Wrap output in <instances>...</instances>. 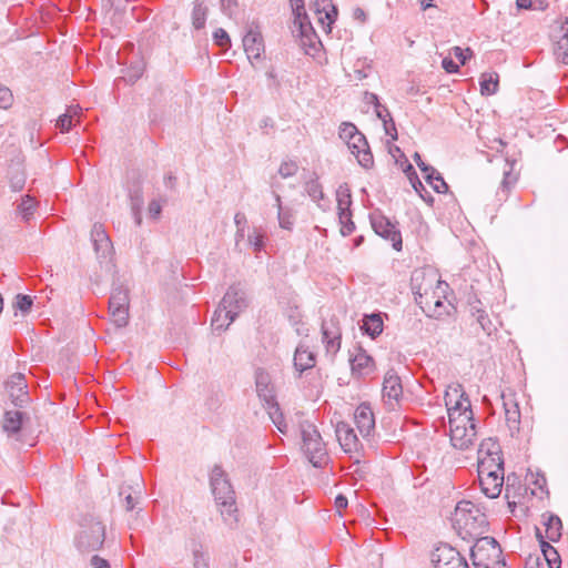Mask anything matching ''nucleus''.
Wrapping results in <instances>:
<instances>
[{
    "label": "nucleus",
    "mask_w": 568,
    "mask_h": 568,
    "mask_svg": "<svg viewBox=\"0 0 568 568\" xmlns=\"http://www.w3.org/2000/svg\"><path fill=\"white\" fill-rule=\"evenodd\" d=\"M412 291L416 303L429 316L439 318L448 314L446 304L448 285L440 281L432 270H415L410 278Z\"/></svg>",
    "instance_id": "1"
},
{
    "label": "nucleus",
    "mask_w": 568,
    "mask_h": 568,
    "mask_svg": "<svg viewBox=\"0 0 568 568\" xmlns=\"http://www.w3.org/2000/svg\"><path fill=\"white\" fill-rule=\"evenodd\" d=\"M210 484L216 504L221 507V515L224 517V520H227V517L233 516L236 511L235 498L234 490L221 466L215 465L212 468Z\"/></svg>",
    "instance_id": "2"
},
{
    "label": "nucleus",
    "mask_w": 568,
    "mask_h": 568,
    "mask_svg": "<svg viewBox=\"0 0 568 568\" xmlns=\"http://www.w3.org/2000/svg\"><path fill=\"white\" fill-rule=\"evenodd\" d=\"M455 526L468 535L478 534L486 525L485 514L469 500L459 501L453 515Z\"/></svg>",
    "instance_id": "3"
},
{
    "label": "nucleus",
    "mask_w": 568,
    "mask_h": 568,
    "mask_svg": "<svg viewBox=\"0 0 568 568\" xmlns=\"http://www.w3.org/2000/svg\"><path fill=\"white\" fill-rule=\"evenodd\" d=\"M470 557L475 568H503L501 548L493 537H481L471 547Z\"/></svg>",
    "instance_id": "4"
},
{
    "label": "nucleus",
    "mask_w": 568,
    "mask_h": 568,
    "mask_svg": "<svg viewBox=\"0 0 568 568\" xmlns=\"http://www.w3.org/2000/svg\"><path fill=\"white\" fill-rule=\"evenodd\" d=\"M301 434L303 440L302 447L306 457L313 466L321 467L327 459L326 446L322 440L321 434L316 427L308 422L301 424Z\"/></svg>",
    "instance_id": "5"
},
{
    "label": "nucleus",
    "mask_w": 568,
    "mask_h": 568,
    "mask_svg": "<svg viewBox=\"0 0 568 568\" xmlns=\"http://www.w3.org/2000/svg\"><path fill=\"white\" fill-rule=\"evenodd\" d=\"M81 529L77 537V546L81 551L89 552L102 547L105 539V527L93 517L85 518L80 524Z\"/></svg>",
    "instance_id": "6"
},
{
    "label": "nucleus",
    "mask_w": 568,
    "mask_h": 568,
    "mask_svg": "<svg viewBox=\"0 0 568 568\" xmlns=\"http://www.w3.org/2000/svg\"><path fill=\"white\" fill-rule=\"evenodd\" d=\"M478 474H504L500 446L491 438L484 440L478 448Z\"/></svg>",
    "instance_id": "7"
},
{
    "label": "nucleus",
    "mask_w": 568,
    "mask_h": 568,
    "mask_svg": "<svg viewBox=\"0 0 568 568\" xmlns=\"http://www.w3.org/2000/svg\"><path fill=\"white\" fill-rule=\"evenodd\" d=\"M129 305V290L123 285L114 287L109 301V313L116 327L128 325Z\"/></svg>",
    "instance_id": "8"
},
{
    "label": "nucleus",
    "mask_w": 568,
    "mask_h": 568,
    "mask_svg": "<svg viewBox=\"0 0 568 568\" xmlns=\"http://www.w3.org/2000/svg\"><path fill=\"white\" fill-rule=\"evenodd\" d=\"M371 224L373 230L379 236L392 242L393 247L396 251L402 250V235L399 230L396 227L388 217L384 216L381 213H372L371 214Z\"/></svg>",
    "instance_id": "9"
},
{
    "label": "nucleus",
    "mask_w": 568,
    "mask_h": 568,
    "mask_svg": "<svg viewBox=\"0 0 568 568\" xmlns=\"http://www.w3.org/2000/svg\"><path fill=\"white\" fill-rule=\"evenodd\" d=\"M403 398V386L399 376L389 369L384 377L383 400L389 409H395Z\"/></svg>",
    "instance_id": "10"
},
{
    "label": "nucleus",
    "mask_w": 568,
    "mask_h": 568,
    "mask_svg": "<svg viewBox=\"0 0 568 568\" xmlns=\"http://www.w3.org/2000/svg\"><path fill=\"white\" fill-rule=\"evenodd\" d=\"M501 399L505 412V422L511 436H514L520 429L521 419V414L518 400L516 398V394L510 389L504 390L501 393Z\"/></svg>",
    "instance_id": "11"
},
{
    "label": "nucleus",
    "mask_w": 568,
    "mask_h": 568,
    "mask_svg": "<svg viewBox=\"0 0 568 568\" xmlns=\"http://www.w3.org/2000/svg\"><path fill=\"white\" fill-rule=\"evenodd\" d=\"M435 568H469L466 559L453 547L444 545L433 554Z\"/></svg>",
    "instance_id": "12"
},
{
    "label": "nucleus",
    "mask_w": 568,
    "mask_h": 568,
    "mask_svg": "<svg viewBox=\"0 0 568 568\" xmlns=\"http://www.w3.org/2000/svg\"><path fill=\"white\" fill-rule=\"evenodd\" d=\"M235 291H227L212 317V327L216 331H223L235 320V311L233 308V296Z\"/></svg>",
    "instance_id": "13"
},
{
    "label": "nucleus",
    "mask_w": 568,
    "mask_h": 568,
    "mask_svg": "<svg viewBox=\"0 0 568 568\" xmlns=\"http://www.w3.org/2000/svg\"><path fill=\"white\" fill-rule=\"evenodd\" d=\"M322 342L327 354L334 356L341 348L342 332L336 317H331L322 323Z\"/></svg>",
    "instance_id": "14"
},
{
    "label": "nucleus",
    "mask_w": 568,
    "mask_h": 568,
    "mask_svg": "<svg viewBox=\"0 0 568 568\" xmlns=\"http://www.w3.org/2000/svg\"><path fill=\"white\" fill-rule=\"evenodd\" d=\"M4 387L16 406H21L28 400L27 382L23 374L14 373L10 375L4 383Z\"/></svg>",
    "instance_id": "15"
},
{
    "label": "nucleus",
    "mask_w": 568,
    "mask_h": 568,
    "mask_svg": "<svg viewBox=\"0 0 568 568\" xmlns=\"http://www.w3.org/2000/svg\"><path fill=\"white\" fill-rule=\"evenodd\" d=\"M346 144L363 168L369 169L373 166V154L363 133L355 134V136Z\"/></svg>",
    "instance_id": "16"
},
{
    "label": "nucleus",
    "mask_w": 568,
    "mask_h": 568,
    "mask_svg": "<svg viewBox=\"0 0 568 568\" xmlns=\"http://www.w3.org/2000/svg\"><path fill=\"white\" fill-rule=\"evenodd\" d=\"M354 420L359 434L366 438L375 429V417L369 404L362 403L354 413Z\"/></svg>",
    "instance_id": "17"
},
{
    "label": "nucleus",
    "mask_w": 568,
    "mask_h": 568,
    "mask_svg": "<svg viewBox=\"0 0 568 568\" xmlns=\"http://www.w3.org/2000/svg\"><path fill=\"white\" fill-rule=\"evenodd\" d=\"M444 398L448 415L470 407V402L459 384L448 386Z\"/></svg>",
    "instance_id": "18"
},
{
    "label": "nucleus",
    "mask_w": 568,
    "mask_h": 568,
    "mask_svg": "<svg viewBox=\"0 0 568 568\" xmlns=\"http://www.w3.org/2000/svg\"><path fill=\"white\" fill-rule=\"evenodd\" d=\"M336 438L345 453H354L359 449V440L349 424L339 422L335 428Z\"/></svg>",
    "instance_id": "19"
},
{
    "label": "nucleus",
    "mask_w": 568,
    "mask_h": 568,
    "mask_svg": "<svg viewBox=\"0 0 568 568\" xmlns=\"http://www.w3.org/2000/svg\"><path fill=\"white\" fill-rule=\"evenodd\" d=\"M351 367L353 375L366 377L375 371V363L363 348L358 347L351 357Z\"/></svg>",
    "instance_id": "20"
},
{
    "label": "nucleus",
    "mask_w": 568,
    "mask_h": 568,
    "mask_svg": "<svg viewBox=\"0 0 568 568\" xmlns=\"http://www.w3.org/2000/svg\"><path fill=\"white\" fill-rule=\"evenodd\" d=\"M243 47L248 60H260L264 53V42L262 34L256 30H248L243 38Z\"/></svg>",
    "instance_id": "21"
},
{
    "label": "nucleus",
    "mask_w": 568,
    "mask_h": 568,
    "mask_svg": "<svg viewBox=\"0 0 568 568\" xmlns=\"http://www.w3.org/2000/svg\"><path fill=\"white\" fill-rule=\"evenodd\" d=\"M450 442L455 448L465 450L474 445L476 439L475 425L449 430Z\"/></svg>",
    "instance_id": "22"
},
{
    "label": "nucleus",
    "mask_w": 568,
    "mask_h": 568,
    "mask_svg": "<svg viewBox=\"0 0 568 568\" xmlns=\"http://www.w3.org/2000/svg\"><path fill=\"white\" fill-rule=\"evenodd\" d=\"M91 240L95 253L101 257H108L112 252V243L102 224L95 223L91 230Z\"/></svg>",
    "instance_id": "23"
},
{
    "label": "nucleus",
    "mask_w": 568,
    "mask_h": 568,
    "mask_svg": "<svg viewBox=\"0 0 568 568\" xmlns=\"http://www.w3.org/2000/svg\"><path fill=\"white\" fill-rule=\"evenodd\" d=\"M312 7L314 12L318 16V22L323 26L331 27L336 20L337 8L332 0H313Z\"/></svg>",
    "instance_id": "24"
},
{
    "label": "nucleus",
    "mask_w": 568,
    "mask_h": 568,
    "mask_svg": "<svg viewBox=\"0 0 568 568\" xmlns=\"http://www.w3.org/2000/svg\"><path fill=\"white\" fill-rule=\"evenodd\" d=\"M481 491L489 498H496L500 495L504 474L484 475L478 474Z\"/></svg>",
    "instance_id": "25"
},
{
    "label": "nucleus",
    "mask_w": 568,
    "mask_h": 568,
    "mask_svg": "<svg viewBox=\"0 0 568 568\" xmlns=\"http://www.w3.org/2000/svg\"><path fill=\"white\" fill-rule=\"evenodd\" d=\"M255 384L257 395L265 403H271L273 399H275L274 387L271 381V376L266 371L262 368L256 369Z\"/></svg>",
    "instance_id": "26"
},
{
    "label": "nucleus",
    "mask_w": 568,
    "mask_h": 568,
    "mask_svg": "<svg viewBox=\"0 0 568 568\" xmlns=\"http://www.w3.org/2000/svg\"><path fill=\"white\" fill-rule=\"evenodd\" d=\"M480 302L475 301L470 304V314L476 320L483 332L487 335H491L496 331V326L489 318V315L485 310L480 307Z\"/></svg>",
    "instance_id": "27"
},
{
    "label": "nucleus",
    "mask_w": 568,
    "mask_h": 568,
    "mask_svg": "<svg viewBox=\"0 0 568 568\" xmlns=\"http://www.w3.org/2000/svg\"><path fill=\"white\" fill-rule=\"evenodd\" d=\"M315 354L304 345L296 348L294 354V366L298 372H304L315 366Z\"/></svg>",
    "instance_id": "28"
},
{
    "label": "nucleus",
    "mask_w": 568,
    "mask_h": 568,
    "mask_svg": "<svg viewBox=\"0 0 568 568\" xmlns=\"http://www.w3.org/2000/svg\"><path fill=\"white\" fill-rule=\"evenodd\" d=\"M336 195L339 222H344V219H348L352 215L349 210L352 204L351 193L347 187L339 186Z\"/></svg>",
    "instance_id": "29"
},
{
    "label": "nucleus",
    "mask_w": 568,
    "mask_h": 568,
    "mask_svg": "<svg viewBox=\"0 0 568 568\" xmlns=\"http://www.w3.org/2000/svg\"><path fill=\"white\" fill-rule=\"evenodd\" d=\"M24 413L19 410H8L4 414L2 428L8 434H16L20 430Z\"/></svg>",
    "instance_id": "30"
},
{
    "label": "nucleus",
    "mask_w": 568,
    "mask_h": 568,
    "mask_svg": "<svg viewBox=\"0 0 568 568\" xmlns=\"http://www.w3.org/2000/svg\"><path fill=\"white\" fill-rule=\"evenodd\" d=\"M448 424L449 430L475 425L473 420L471 408L469 407L467 409H464L463 412L450 413L448 415Z\"/></svg>",
    "instance_id": "31"
},
{
    "label": "nucleus",
    "mask_w": 568,
    "mask_h": 568,
    "mask_svg": "<svg viewBox=\"0 0 568 568\" xmlns=\"http://www.w3.org/2000/svg\"><path fill=\"white\" fill-rule=\"evenodd\" d=\"M546 526V537L550 541H557L561 537L562 524L558 516L548 514L544 515Z\"/></svg>",
    "instance_id": "32"
},
{
    "label": "nucleus",
    "mask_w": 568,
    "mask_h": 568,
    "mask_svg": "<svg viewBox=\"0 0 568 568\" xmlns=\"http://www.w3.org/2000/svg\"><path fill=\"white\" fill-rule=\"evenodd\" d=\"M560 30H561L562 34L556 41V44L554 48V54L558 62L568 64V28H565V26H561Z\"/></svg>",
    "instance_id": "33"
},
{
    "label": "nucleus",
    "mask_w": 568,
    "mask_h": 568,
    "mask_svg": "<svg viewBox=\"0 0 568 568\" xmlns=\"http://www.w3.org/2000/svg\"><path fill=\"white\" fill-rule=\"evenodd\" d=\"M266 409L268 412L270 418L277 427L281 433L287 432V424L284 420L283 413L281 412L278 404L273 399L271 403H265Z\"/></svg>",
    "instance_id": "34"
},
{
    "label": "nucleus",
    "mask_w": 568,
    "mask_h": 568,
    "mask_svg": "<svg viewBox=\"0 0 568 568\" xmlns=\"http://www.w3.org/2000/svg\"><path fill=\"white\" fill-rule=\"evenodd\" d=\"M499 78L495 72L483 73L480 78V92L483 95H493L498 90Z\"/></svg>",
    "instance_id": "35"
},
{
    "label": "nucleus",
    "mask_w": 568,
    "mask_h": 568,
    "mask_svg": "<svg viewBox=\"0 0 568 568\" xmlns=\"http://www.w3.org/2000/svg\"><path fill=\"white\" fill-rule=\"evenodd\" d=\"M363 329L371 335L376 337L383 332V321L379 315L372 314L364 318Z\"/></svg>",
    "instance_id": "36"
},
{
    "label": "nucleus",
    "mask_w": 568,
    "mask_h": 568,
    "mask_svg": "<svg viewBox=\"0 0 568 568\" xmlns=\"http://www.w3.org/2000/svg\"><path fill=\"white\" fill-rule=\"evenodd\" d=\"M541 552L549 568H560V556L550 544L542 541Z\"/></svg>",
    "instance_id": "37"
},
{
    "label": "nucleus",
    "mask_w": 568,
    "mask_h": 568,
    "mask_svg": "<svg viewBox=\"0 0 568 568\" xmlns=\"http://www.w3.org/2000/svg\"><path fill=\"white\" fill-rule=\"evenodd\" d=\"M276 203L278 209V224L284 230H292L294 224V215L291 209H283L281 203V196L276 195Z\"/></svg>",
    "instance_id": "38"
},
{
    "label": "nucleus",
    "mask_w": 568,
    "mask_h": 568,
    "mask_svg": "<svg viewBox=\"0 0 568 568\" xmlns=\"http://www.w3.org/2000/svg\"><path fill=\"white\" fill-rule=\"evenodd\" d=\"M207 16V8L202 2H196L192 11V24L195 29H203Z\"/></svg>",
    "instance_id": "39"
},
{
    "label": "nucleus",
    "mask_w": 568,
    "mask_h": 568,
    "mask_svg": "<svg viewBox=\"0 0 568 568\" xmlns=\"http://www.w3.org/2000/svg\"><path fill=\"white\" fill-rule=\"evenodd\" d=\"M504 169V179L501 181V191L505 193V195L508 194L510 187L515 185V183L518 180V175L513 172L514 164H510L509 162H506Z\"/></svg>",
    "instance_id": "40"
},
{
    "label": "nucleus",
    "mask_w": 568,
    "mask_h": 568,
    "mask_svg": "<svg viewBox=\"0 0 568 568\" xmlns=\"http://www.w3.org/2000/svg\"><path fill=\"white\" fill-rule=\"evenodd\" d=\"M26 183V174L23 170L17 165L10 172V184L13 191H21Z\"/></svg>",
    "instance_id": "41"
},
{
    "label": "nucleus",
    "mask_w": 568,
    "mask_h": 568,
    "mask_svg": "<svg viewBox=\"0 0 568 568\" xmlns=\"http://www.w3.org/2000/svg\"><path fill=\"white\" fill-rule=\"evenodd\" d=\"M425 180L437 193H446L448 191L447 183L444 181L443 176L438 172L437 174L428 173L427 175H425Z\"/></svg>",
    "instance_id": "42"
},
{
    "label": "nucleus",
    "mask_w": 568,
    "mask_h": 568,
    "mask_svg": "<svg viewBox=\"0 0 568 568\" xmlns=\"http://www.w3.org/2000/svg\"><path fill=\"white\" fill-rule=\"evenodd\" d=\"M227 291H235L239 293L233 296V308L236 317L237 314L247 306L245 293L239 286H231Z\"/></svg>",
    "instance_id": "43"
},
{
    "label": "nucleus",
    "mask_w": 568,
    "mask_h": 568,
    "mask_svg": "<svg viewBox=\"0 0 568 568\" xmlns=\"http://www.w3.org/2000/svg\"><path fill=\"white\" fill-rule=\"evenodd\" d=\"M294 24L298 26L300 34L303 38H308L313 33V27L308 21L306 12L301 14V18L294 17Z\"/></svg>",
    "instance_id": "44"
},
{
    "label": "nucleus",
    "mask_w": 568,
    "mask_h": 568,
    "mask_svg": "<svg viewBox=\"0 0 568 568\" xmlns=\"http://www.w3.org/2000/svg\"><path fill=\"white\" fill-rule=\"evenodd\" d=\"M305 190L313 201L320 202L324 197L322 185L317 180H311L306 183Z\"/></svg>",
    "instance_id": "45"
},
{
    "label": "nucleus",
    "mask_w": 568,
    "mask_h": 568,
    "mask_svg": "<svg viewBox=\"0 0 568 568\" xmlns=\"http://www.w3.org/2000/svg\"><path fill=\"white\" fill-rule=\"evenodd\" d=\"M361 132L357 130V128L349 122H344L339 126V138L345 142H349L355 134H359Z\"/></svg>",
    "instance_id": "46"
},
{
    "label": "nucleus",
    "mask_w": 568,
    "mask_h": 568,
    "mask_svg": "<svg viewBox=\"0 0 568 568\" xmlns=\"http://www.w3.org/2000/svg\"><path fill=\"white\" fill-rule=\"evenodd\" d=\"M36 206V202L32 197L26 196L19 205V212L21 213L23 220L28 221L29 217L33 214Z\"/></svg>",
    "instance_id": "47"
},
{
    "label": "nucleus",
    "mask_w": 568,
    "mask_h": 568,
    "mask_svg": "<svg viewBox=\"0 0 568 568\" xmlns=\"http://www.w3.org/2000/svg\"><path fill=\"white\" fill-rule=\"evenodd\" d=\"M297 164L294 161L283 162L278 169V173L282 178H291L297 172Z\"/></svg>",
    "instance_id": "48"
},
{
    "label": "nucleus",
    "mask_w": 568,
    "mask_h": 568,
    "mask_svg": "<svg viewBox=\"0 0 568 568\" xmlns=\"http://www.w3.org/2000/svg\"><path fill=\"white\" fill-rule=\"evenodd\" d=\"M13 102V95L9 88L0 84V108L8 109Z\"/></svg>",
    "instance_id": "49"
},
{
    "label": "nucleus",
    "mask_w": 568,
    "mask_h": 568,
    "mask_svg": "<svg viewBox=\"0 0 568 568\" xmlns=\"http://www.w3.org/2000/svg\"><path fill=\"white\" fill-rule=\"evenodd\" d=\"M193 558H194V561H193L194 568H209V558H207L206 554H204L202 550L194 549Z\"/></svg>",
    "instance_id": "50"
},
{
    "label": "nucleus",
    "mask_w": 568,
    "mask_h": 568,
    "mask_svg": "<svg viewBox=\"0 0 568 568\" xmlns=\"http://www.w3.org/2000/svg\"><path fill=\"white\" fill-rule=\"evenodd\" d=\"M32 306V300L28 295H17L16 297V307L22 311L23 313L28 312Z\"/></svg>",
    "instance_id": "51"
},
{
    "label": "nucleus",
    "mask_w": 568,
    "mask_h": 568,
    "mask_svg": "<svg viewBox=\"0 0 568 568\" xmlns=\"http://www.w3.org/2000/svg\"><path fill=\"white\" fill-rule=\"evenodd\" d=\"M213 38L219 47H227L231 43L230 37L224 29H217L214 32Z\"/></svg>",
    "instance_id": "52"
},
{
    "label": "nucleus",
    "mask_w": 568,
    "mask_h": 568,
    "mask_svg": "<svg viewBox=\"0 0 568 568\" xmlns=\"http://www.w3.org/2000/svg\"><path fill=\"white\" fill-rule=\"evenodd\" d=\"M452 51L463 65L466 63L468 59L473 57V51L469 48L464 50L460 47H454Z\"/></svg>",
    "instance_id": "53"
},
{
    "label": "nucleus",
    "mask_w": 568,
    "mask_h": 568,
    "mask_svg": "<svg viewBox=\"0 0 568 568\" xmlns=\"http://www.w3.org/2000/svg\"><path fill=\"white\" fill-rule=\"evenodd\" d=\"M57 126L61 130V132H68L72 126V114L64 113L60 115L57 121Z\"/></svg>",
    "instance_id": "54"
},
{
    "label": "nucleus",
    "mask_w": 568,
    "mask_h": 568,
    "mask_svg": "<svg viewBox=\"0 0 568 568\" xmlns=\"http://www.w3.org/2000/svg\"><path fill=\"white\" fill-rule=\"evenodd\" d=\"M263 234L260 231L254 230V232L248 235V242L254 247L255 252H258L263 247Z\"/></svg>",
    "instance_id": "55"
},
{
    "label": "nucleus",
    "mask_w": 568,
    "mask_h": 568,
    "mask_svg": "<svg viewBox=\"0 0 568 568\" xmlns=\"http://www.w3.org/2000/svg\"><path fill=\"white\" fill-rule=\"evenodd\" d=\"M414 161L416 162V164L418 165V168L422 170V172L427 175L428 173L430 174H437V171L430 166V165H427L423 160H422V156L419 153H415L414 154Z\"/></svg>",
    "instance_id": "56"
},
{
    "label": "nucleus",
    "mask_w": 568,
    "mask_h": 568,
    "mask_svg": "<svg viewBox=\"0 0 568 568\" xmlns=\"http://www.w3.org/2000/svg\"><path fill=\"white\" fill-rule=\"evenodd\" d=\"M222 11L232 17L235 13V9L237 7L236 0H220Z\"/></svg>",
    "instance_id": "57"
},
{
    "label": "nucleus",
    "mask_w": 568,
    "mask_h": 568,
    "mask_svg": "<svg viewBox=\"0 0 568 568\" xmlns=\"http://www.w3.org/2000/svg\"><path fill=\"white\" fill-rule=\"evenodd\" d=\"M383 123L386 134L389 135L393 140H397V130L394 120L392 118L384 119Z\"/></svg>",
    "instance_id": "58"
},
{
    "label": "nucleus",
    "mask_w": 568,
    "mask_h": 568,
    "mask_svg": "<svg viewBox=\"0 0 568 568\" xmlns=\"http://www.w3.org/2000/svg\"><path fill=\"white\" fill-rule=\"evenodd\" d=\"M148 211H149L150 217L156 220L160 217V214L162 211V205L159 201L153 200L150 202Z\"/></svg>",
    "instance_id": "59"
},
{
    "label": "nucleus",
    "mask_w": 568,
    "mask_h": 568,
    "mask_svg": "<svg viewBox=\"0 0 568 568\" xmlns=\"http://www.w3.org/2000/svg\"><path fill=\"white\" fill-rule=\"evenodd\" d=\"M442 67L447 73H456L459 71V65L455 63L450 58H444Z\"/></svg>",
    "instance_id": "60"
},
{
    "label": "nucleus",
    "mask_w": 568,
    "mask_h": 568,
    "mask_svg": "<svg viewBox=\"0 0 568 568\" xmlns=\"http://www.w3.org/2000/svg\"><path fill=\"white\" fill-rule=\"evenodd\" d=\"M294 17L301 18V14H304V0H290Z\"/></svg>",
    "instance_id": "61"
},
{
    "label": "nucleus",
    "mask_w": 568,
    "mask_h": 568,
    "mask_svg": "<svg viewBox=\"0 0 568 568\" xmlns=\"http://www.w3.org/2000/svg\"><path fill=\"white\" fill-rule=\"evenodd\" d=\"M373 99L376 101V115L384 122V119H389L390 113L386 106H383L378 103L377 97L373 95Z\"/></svg>",
    "instance_id": "62"
},
{
    "label": "nucleus",
    "mask_w": 568,
    "mask_h": 568,
    "mask_svg": "<svg viewBox=\"0 0 568 568\" xmlns=\"http://www.w3.org/2000/svg\"><path fill=\"white\" fill-rule=\"evenodd\" d=\"M341 232L343 235H349L355 230V224L351 220V216H348V219H344V222H341Z\"/></svg>",
    "instance_id": "63"
},
{
    "label": "nucleus",
    "mask_w": 568,
    "mask_h": 568,
    "mask_svg": "<svg viewBox=\"0 0 568 568\" xmlns=\"http://www.w3.org/2000/svg\"><path fill=\"white\" fill-rule=\"evenodd\" d=\"M90 564L91 568H110L109 562L97 555L91 558Z\"/></svg>",
    "instance_id": "64"
}]
</instances>
